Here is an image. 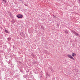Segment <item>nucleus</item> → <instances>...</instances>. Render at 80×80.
I'll return each instance as SVG.
<instances>
[{"label":"nucleus","instance_id":"4be33fe9","mask_svg":"<svg viewBox=\"0 0 80 80\" xmlns=\"http://www.w3.org/2000/svg\"><path fill=\"white\" fill-rule=\"evenodd\" d=\"M72 57H74V55H73V54H72Z\"/></svg>","mask_w":80,"mask_h":80},{"label":"nucleus","instance_id":"6ab92c4d","mask_svg":"<svg viewBox=\"0 0 80 80\" xmlns=\"http://www.w3.org/2000/svg\"><path fill=\"white\" fill-rule=\"evenodd\" d=\"M57 26H58V27H59V24H57Z\"/></svg>","mask_w":80,"mask_h":80},{"label":"nucleus","instance_id":"412c9836","mask_svg":"<svg viewBox=\"0 0 80 80\" xmlns=\"http://www.w3.org/2000/svg\"><path fill=\"white\" fill-rule=\"evenodd\" d=\"M27 80H30V79L28 78V79H26Z\"/></svg>","mask_w":80,"mask_h":80},{"label":"nucleus","instance_id":"9d476101","mask_svg":"<svg viewBox=\"0 0 80 80\" xmlns=\"http://www.w3.org/2000/svg\"><path fill=\"white\" fill-rule=\"evenodd\" d=\"M26 76H27V75H23V78H26Z\"/></svg>","mask_w":80,"mask_h":80},{"label":"nucleus","instance_id":"2eb2a0df","mask_svg":"<svg viewBox=\"0 0 80 80\" xmlns=\"http://www.w3.org/2000/svg\"><path fill=\"white\" fill-rule=\"evenodd\" d=\"M72 54L74 55V56H76V54H75V53L73 52Z\"/></svg>","mask_w":80,"mask_h":80},{"label":"nucleus","instance_id":"f03ea898","mask_svg":"<svg viewBox=\"0 0 80 80\" xmlns=\"http://www.w3.org/2000/svg\"><path fill=\"white\" fill-rule=\"evenodd\" d=\"M68 57L69 58H71V59H73V60H75V59H74V58H73V57H72L71 55L70 54H68Z\"/></svg>","mask_w":80,"mask_h":80},{"label":"nucleus","instance_id":"bb28decb","mask_svg":"<svg viewBox=\"0 0 80 80\" xmlns=\"http://www.w3.org/2000/svg\"><path fill=\"white\" fill-rule=\"evenodd\" d=\"M26 75V77H27V75H28V74H27Z\"/></svg>","mask_w":80,"mask_h":80},{"label":"nucleus","instance_id":"aec40b11","mask_svg":"<svg viewBox=\"0 0 80 80\" xmlns=\"http://www.w3.org/2000/svg\"><path fill=\"white\" fill-rule=\"evenodd\" d=\"M78 1H79V3L80 4V0H78Z\"/></svg>","mask_w":80,"mask_h":80},{"label":"nucleus","instance_id":"b1692460","mask_svg":"<svg viewBox=\"0 0 80 80\" xmlns=\"http://www.w3.org/2000/svg\"><path fill=\"white\" fill-rule=\"evenodd\" d=\"M19 1H20V2H22V0H19Z\"/></svg>","mask_w":80,"mask_h":80},{"label":"nucleus","instance_id":"5701e85b","mask_svg":"<svg viewBox=\"0 0 80 80\" xmlns=\"http://www.w3.org/2000/svg\"><path fill=\"white\" fill-rule=\"evenodd\" d=\"M24 5L26 6H27V4H24Z\"/></svg>","mask_w":80,"mask_h":80},{"label":"nucleus","instance_id":"a211bd4d","mask_svg":"<svg viewBox=\"0 0 80 80\" xmlns=\"http://www.w3.org/2000/svg\"><path fill=\"white\" fill-rule=\"evenodd\" d=\"M5 48H7V45H5Z\"/></svg>","mask_w":80,"mask_h":80},{"label":"nucleus","instance_id":"a878e982","mask_svg":"<svg viewBox=\"0 0 80 80\" xmlns=\"http://www.w3.org/2000/svg\"><path fill=\"white\" fill-rule=\"evenodd\" d=\"M41 77H42V74H41Z\"/></svg>","mask_w":80,"mask_h":80},{"label":"nucleus","instance_id":"7ed1b4c3","mask_svg":"<svg viewBox=\"0 0 80 80\" xmlns=\"http://www.w3.org/2000/svg\"><path fill=\"white\" fill-rule=\"evenodd\" d=\"M76 36H77V37H78V36H79V34L77 32H76L75 31H73L72 32Z\"/></svg>","mask_w":80,"mask_h":80},{"label":"nucleus","instance_id":"ddd939ff","mask_svg":"<svg viewBox=\"0 0 80 80\" xmlns=\"http://www.w3.org/2000/svg\"><path fill=\"white\" fill-rule=\"evenodd\" d=\"M41 28H42V30H44V28H43V27L42 26H41Z\"/></svg>","mask_w":80,"mask_h":80},{"label":"nucleus","instance_id":"c85d7f7f","mask_svg":"<svg viewBox=\"0 0 80 80\" xmlns=\"http://www.w3.org/2000/svg\"><path fill=\"white\" fill-rule=\"evenodd\" d=\"M42 73V71H41Z\"/></svg>","mask_w":80,"mask_h":80},{"label":"nucleus","instance_id":"393cba45","mask_svg":"<svg viewBox=\"0 0 80 80\" xmlns=\"http://www.w3.org/2000/svg\"><path fill=\"white\" fill-rule=\"evenodd\" d=\"M47 74L48 75V73H47Z\"/></svg>","mask_w":80,"mask_h":80},{"label":"nucleus","instance_id":"20e7f679","mask_svg":"<svg viewBox=\"0 0 80 80\" xmlns=\"http://www.w3.org/2000/svg\"><path fill=\"white\" fill-rule=\"evenodd\" d=\"M20 35L21 36V37H23L25 36V34L23 33L22 32H21Z\"/></svg>","mask_w":80,"mask_h":80},{"label":"nucleus","instance_id":"dca6fc26","mask_svg":"<svg viewBox=\"0 0 80 80\" xmlns=\"http://www.w3.org/2000/svg\"><path fill=\"white\" fill-rule=\"evenodd\" d=\"M28 72H29V70H28V71H26V73H28Z\"/></svg>","mask_w":80,"mask_h":80},{"label":"nucleus","instance_id":"423d86ee","mask_svg":"<svg viewBox=\"0 0 80 80\" xmlns=\"http://www.w3.org/2000/svg\"><path fill=\"white\" fill-rule=\"evenodd\" d=\"M64 32H65V33H66L67 34V33H68V31L67 30V29L65 30H64Z\"/></svg>","mask_w":80,"mask_h":80},{"label":"nucleus","instance_id":"1a4fd4ad","mask_svg":"<svg viewBox=\"0 0 80 80\" xmlns=\"http://www.w3.org/2000/svg\"><path fill=\"white\" fill-rule=\"evenodd\" d=\"M18 75H15V77L16 78H18Z\"/></svg>","mask_w":80,"mask_h":80},{"label":"nucleus","instance_id":"4468645a","mask_svg":"<svg viewBox=\"0 0 80 80\" xmlns=\"http://www.w3.org/2000/svg\"><path fill=\"white\" fill-rule=\"evenodd\" d=\"M52 17H54V18H57V17H56V16H55L54 15H53Z\"/></svg>","mask_w":80,"mask_h":80},{"label":"nucleus","instance_id":"39448f33","mask_svg":"<svg viewBox=\"0 0 80 80\" xmlns=\"http://www.w3.org/2000/svg\"><path fill=\"white\" fill-rule=\"evenodd\" d=\"M5 32H6L7 33H8L9 32H8V31L7 30L5 29Z\"/></svg>","mask_w":80,"mask_h":80},{"label":"nucleus","instance_id":"9b49d317","mask_svg":"<svg viewBox=\"0 0 80 80\" xmlns=\"http://www.w3.org/2000/svg\"><path fill=\"white\" fill-rule=\"evenodd\" d=\"M20 72L22 73L23 74L24 73V72L22 70H20Z\"/></svg>","mask_w":80,"mask_h":80},{"label":"nucleus","instance_id":"0eeeda50","mask_svg":"<svg viewBox=\"0 0 80 80\" xmlns=\"http://www.w3.org/2000/svg\"><path fill=\"white\" fill-rule=\"evenodd\" d=\"M7 40H8V41H10V40H11V38H7Z\"/></svg>","mask_w":80,"mask_h":80},{"label":"nucleus","instance_id":"c756f323","mask_svg":"<svg viewBox=\"0 0 80 80\" xmlns=\"http://www.w3.org/2000/svg\"><path fill=\"white\" fill-rule=\"evenodd\" d=\"M79 37H80V36H79Z\"/></svg>","mask_w":80,"mask_h":80},{"label":"nucleus","instance_id":"cd10ccee","mask_svg":"<svg viewBox=\"0 0 80 80\" xmlns=\"http://www.w3.org/2000/svg\"><path fill=\"white\" fill-rule=\"evenodd\" d=\"M5 58H6V59H7V58H6V57H5Z\"/></svg>","mask_w":80,"mask_h":80},{"label":"nucleus","instance_id":"f3484780","mask_svg":"<svg viewBox=\"0 0 80 80\" xmlns=\"http://www.w3.org/2000/svg\"><path fill=\"white\" fill-rule=\"evenodd\" d=\"M3 1L4 2H5V3H6V0H3Z\"/></svg>","mask_w":80,"mask_h":80},{"label":"nucleus","instance_id":"6e6552de","mask_svg":"<svg viewBox=\"0 0 80 80\" xmlns=\"http://www.w3.org/2000/svg\"><path fill=\"white\" fill-rule=\"evenodd\" d=\"M15 20L13 19V20H12V24L15 23Z\"/></svg>","mask_w":80,"mask_h":80},{"label":"nucleus","instance_id":"f8f14e48","mask_svg":"<svg viewBox=\"0 0 80 80\" xmlns=\"http://www.w3.org/2000/svg\"><path fill=\"white\" fill-rule=\"evenodd\" d=\"M2 70L4 72H5V68H2Z\"/></svg>","mask_w":80,"mask_h":80},{"label":"nucleus","instance_id":"f257e3e1","mask_svg":"<svg viewBox=\"0 0 80 80\" xmlns=\"http://www.w3.org/2000/svg\"><path fill=\"white\" fill-rule=\"evenodd\" d=\"M16 16L18 18H22L23 17V15L20 14L17 15Z\"/></svg>","mask_w":80,"mask_h":80}]
</instances>
